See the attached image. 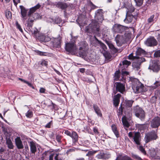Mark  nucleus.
<instances>
[{"label":"nucleus","instance_id":"f257e3e1","mask_svg":"<svg viewBox=\"0 0 160 160\" xmlns=\"http://www.w3.org/2000/svg\"><path fill=\"white\" fill-rule=\"evenodd\" d=\"M41 7L39 4H37L35 6L30 8L28 12V18L27 21V27L31 29L33 25V22L36 20L40 19L42 16L38 13H33L39 9Z\"/></svg>","mask_w":160,"mask_h":160},{"label":"nucleus","instance_id":"f03ea898","mask_svg":"<svg viewBox=\"0 0 160 160\" xmlns=\"http://www.w3.org/2000/svg\"><path fill=\"white\" fill-rule=\"evenodd\" d=\"M132 82V88L135 93H140L144 91L143 85L138 79H134Z\"/></svg>","mask_w":160,"mask_h":160},{"label":"nucleus","instance_id":"7ed1b4c3","mask_svg":"<svg viewBox=\"0 0 160 160\" xmlns=\"http://www.w3.org/2000/svg\"><path fill=\"white\" fill-rule=\"evenodd\" d=\"M128 136L135 144L138 145H140L141 137L140 134L139 132H130L128 133Z\"/></svg>","mask_w":160,"mask_h":160},{"label":"nucleus","instance_id":"20e7f679","mask_svg":"<svg viewBox=\"0 0 160 160\" xmlns=\"http://www.w3.org/2000/svg\"><path fill=\"white\" fill-rule=\"evenodd\" d=\"M99 30V28L97 22L94 21L92 22L88 26L86 27L85 29V32L88 33H97Z\"/></svg>","mask_w":160,"mask_h":160},{"label":"nucleus","instance_id":"39448f33","mask_svg":"<svg viewBox=\"0 0 160 160\" xmlns=\"http://www.w3.org/2000/svg\"><path fill=\"white\" fill-rule=\"evenodd\" d=\"M66 50L72 54H77L78 48L74 42H69L66 43Z\"/></svg>","mask_w":160,"mask_h":160},{"label":"nucleus","instance_id":"423d86ee","mask_svg":"<svg viewBox=\"0 0 160 160\" xmlns=\"http://www.w3.org/2000/svg\"><path fill=\"white\" fill-rule=\"evenodd\" d=\"M148 69L152 70L153 72H158L160 69L159 61H152L150 64Z\"/></svg>","mask_w":160,"mask_h":160},{"label":"nucleus","instance_id":"0eeeda50","mask_svg":"<svg viewBox=\"0 0 160 160\" xmlns=\"http://www.w3.org/2000/svg\"><path fill=\"white\" fill-rule=\"evenodd\" d=\"M133 109L136 116L141 120H143L144 118V111L138 106L134 107Z\"/></svg>","mask_w":160,"mask_h":160},{"label":"nucleus","instance_id":"6e6552de","mask_svg":"<svg viewBox=\"0 0 160 160\" xmlns=\"http://www.w3.org/2000/svg\"><path fill=\"white\" fill-rule=\"evenodd\" d=\"M145 44L148 47H154L158 44V41L153 37H150L144 42Z\"/></svg>","mask_w":160,"mask_h":160},{"label":"nucleus","instance_id":"1a4fd4ad","mask_svg":"<svg viewBox=\"0 0 160 160\" xmlns=\"http://www.w3.org/2000/svg\"><path fill=\"white\" fill-rule=\"evenodd\" d=\"M145 61L144 58H142V57L136 56L134 62L132 63L133 67L137 69L139 68V67L141 63Z\"/></svg>","mask_w":160,"mask_h":160},{"label":"nucleus","instance_id":"9d476101","mask_svg":"<svg viewBox=\"0 0 160 160\" xmlns=\"http://www.w3.org/2000/svg\"><path fill=\"white\" fill-rule=\"evenodd\" d=\"M157 137V135L155 132H151L145 135L144 140L145 142L148 143L151 141L156 139Z\"/></svg>","mask_w":160,"mask_h":160},{"label":"nucleus","instance_id":"9b49d317","mask_svg":"<svg viewBox=\"0 0 160 160\" xmlns=\"http://www.w3.org/2000/svg\"><path fill=\"white\" fill-rule=\"evenodd\" d=\"M112 30L115 32L122 33L125 31V28L120 25L115 24L113 27Z\"/></svg>","mask_w":160,"mask_h":160},{"label":"nucleus","instance_id":"f8f14e48","mask_svg":"<svg viewBox=\"0 0 160 160\" xmlns=\"http://www.w3.org/2000/svg\"><path fill=\"white\" fill-rule=\"evenodd\" d=\"M95 17L98 22H101L104 19L102 10L101 9L97 10L96 12Z\"/></svg>","mask_w":160,"mask_h":160},{"label":"nucleus","instance_id":"ddd939ff","mask_svg":"<svg viewBox=\"0 0 160 160\" xmlns=\"http://www.w3.org/2000/svg\"><path fill=\"white\" fill-rule=\"evenodd\" d=\"M37 38L42 42H48L51 40L50 38L42 33H38V35L37 36Z\"/></svg>","mask_w":160,"mask_h":160},{"label":"nucleus","instance_id":"4468645a","mask_svg":"<svg viewBox=\"0 0 160 160\" xmlns=\"http://www.w3.org/2000/svg\"><path fill=\"white\" fill-rule=\"evenodd\" d=\"M115 41L118 46H121L126 42V40L123 36L118 35L115 38Z\"/></svg>","mask_w":160,"mask_h":160},{"label":"nucleus","instance_id":"2eb2a0df","mask_svg":"<svg viewBox=\"0 0 160 160\" xmlns=\"http://www.w3.org/2000/svg\"><path fill=\"white\" fill-rule=\"evenodd\" d=\"M160 125V118L159 117H155L152 119L151 126L152 128H155L158 127Z\"/></svg>","mask_w":160,"mask_h":160},{"label":"nucleus","instance_id":"dca6fc26","mask_svg":"<svg viewBox=\"0 0 160 160\" xmlns=\"http://www.w3.org/2000/svg\"><path fill=\"white\" fill-rule=\"evenodd\" d=\"M86 44H85L83 46L80 47L78 51V55L80 57L85 56L86 55L87 48H86Z\"/></svg>","mask_w":160,"mask_h":160},{"label":"nucleus","instance_id":"f3484780","mask_svg":"<svg viewBox=\"0 0 160 160\" xmlns=\"http://www.w3.org/2000/svg\"><path fill=\"white\" fill-rule=\"evenodd\" d=\"M115 85H116V90L121 93H123L125 90L124 85L119 82L115 83Z\"/></svg>","mask_w":160,"mask_h":160},{"label":"nucleus","instance_id":"a211bd4d","mask_svg":"<svg viewBox=\"0 0 160 160\" xmlns=\"http://www.w3.org/2000/svg\"><path fill=\"white\" fill-rule=\"evenodd\" d=\"M15 144L18 149H22L24 148L22 142L19 137H17L15 139Z\"/></svg>","mask_w":160,"mask_h":160},{"label":"nucleus","instance_id":"6ab92c4d","mask_svg":"<svg viewBox=\"0 0 160 160\" xmlns=\"http://www.w3.org/2000/svg\"><path fill=\"white\" fill-rule=\"evenodd\" d=\"M20 7L21 9V17L22 18L23 20L25 21L26 19V16L28 10L26 9L22 6H20Z\"/></svg>","mask_w":160,"mask_h":160},{"label":"nucleus","instance_id":"aec40b11","mask_svg":"<svg viewBox=\"0 0 160 160\" xmlns=\"http://www.w3.org/2000/svg\"><path fill=\"white\" fill-rule=\"evenodd\" d=\"M61 38L59 37L58 38L54 39L53 40H52L51 42L52 43V45L54 47L58 48L60 45L61 42Z\"/></svg>","mask_w":160,"mask_h":160},{"label":"nucleus","instance_id":"412c9836","mask_svg":"<svg viewBox=\"0 0 160 160\" xmlns=\"http://www.w3.org/2000/svg\"><path fill=\"white\" fill-rule=\"evenodd\" d=\"M86 18L85 16L84 15H80L78 19L77 20V22H78V23L80 25L84 24L85 23V21L86 20Z\"/></svg>","mask_w":160,"mask_h":160},{"label":"nucleus","instance_id":"4be33fe9","mask_svg":"<svg viewBox=\"0 0 160 160\" xmlns=\"http://www.w3.org/2000/svg\"><path fill=\"white\" fill-rule=\"evenodd\" d=\"M133 101L132 100H128L126 101V107H128L129 108L128 109V112L129 116H130L131 114L132 108H131L132 106Z\"/></svg>","mask_w":160,"mask_h":160},{"label":"nucleus","instance_id":"5701e85b","mask_svg":"<svg viewBox=\"0 0 160 160\" xmlns=\"http://www.w3.org/2000/svg\"><path fill=\"white\" fill-rule=\"evenodd\" d=\"M121 97V95L120 94H118L114 96L113 99L114 105L115 107L118 105L120 102V98Z\"/></svg>","mask_w":160,"mask_h":160},{"label":"nucleus","instance_id":"b1692460","mask_svg":"<svg viewBox=\"0 0 160 160\" xmlns=\"http://www.w3.org/2000/svg\"><path fill=\"white\" fill-rule=\"evenodd\" d=\"M93 108L96 113L98 116L102 117V114L101 113V110L98 106L96 104H93Z\"/></svg>","mask_w":160,"mask_h":160},{"label":"nucleus","instance_id":"393cba45","mask_svg":"<svg viewBox=\"0 0 160 160\" xmlns=\"http://www.w3.org/2000/svg\"><path fill=\"white\" fill-rule=\"evenodd\" d=\"M29 145L31 152L32 153H35L37 151L35 143L33 142H30Z\"/></svg>","mask_w":160,"mask_h":160},{"label":"nucleus","instance_id":"a878e982","mask_svg":"<svg viewBox=\"0 0 160 160\" xmlns=\"http://www.w3.org/2000/svg\"><path fill=\"white\" fill-rule=\"evenodd\" d=\"M127 13L126 18L124 21L126 23H128L131 22L133 19L134 17L132 15H128Z\"/></svg>","mask_w":160,"mask_h":160},{"label":"nucleus","instance_id":"bb28decb","mask_svg":"<svg viewBox=\"0 0 160 160\" xmlns=\"http://www.w3.org/2000/svg\"><path fill=\"white\" fill-rule=\"evenodd\" d=\"M145 54V51L141 48H138L136 52V56L140 57Z\"/></svg>","mask_w":160,"mask_h":160},{"label":"nucleus","instance_id":"cd10ccee","mask_svg":"<svg viewBox=\"0 0 160 160\" xmlns=\"http://www.w3.org/2000/svg\"><path fill=\"white\" fill-rule=\"evenodd\" d=\"M70 137L72 138L73 142L74 143H76L78 141V135L76 132L74 131L72 132Z\"/></svg>","mask_w":160,"mask_h":160},{"label":"nucleus","instance_id":"c85d7f7f","mask_svg":"<svg viewBox=\"0 0 160 160\" xmlns=\"http://www.w3.org/2000/svg\"><path fill=\"white\" fill-rule=\"evenodd\" d=\"M6 143L8 145V148L10 149H13L14 146L10 139L7 137L6 138Z\"/></svg>","mask_w":160,"mask_h":160},{"label":"nucleus","instance_id":"c756f323","mask_svg":"<svg viewBox=\"0 0 160 160\" xmlns=\"http://www.w3.org/2000/svg\"><path fill=\"white\" fill-rule=\"evenodd\" d=\"M100 44L101 47L103 50V51H102V52L104 56L106 58L108 56V53L106 51V49H107V47L105 44L103 43H100Z\"/></svg>","mask_w":160,"mask_h":160},{"label":"nucleus","instance_id":"7c9ffc66","mask_svg":"<svg viewBox=\"0 0 160 160\" xmlns=\"http://www.w3.org/2000/svg\"><path fill=\"white\" fill-rule=\"evenodd\" d=\"M122 122L123 126L128 128L130 124L127 121V117L126 116H124L122 118Z\"/></svg>","mask_w":160,"mask_h":160},{"label":"nucleus","instance_id":"2f4dec72","mask_svg":"<svg viewBox=\"0 0 160 160\" xmlns=\"http://www.w3.org/2000/svg\"><path fill=\"white\" fill-rule=\"evenodd\" d=\"M116 160H132L130 157L127 155L118 156Z\"/></svg>","mask_w":160,"mask_h":160},{"label":"nucleus","instance_id":"473e14b6","mask_svg":"<svg viewBox=\"0 0 160 160\" xmlns=\"http://www.w3.org/2000/svg\"><path fill=\"white\" fill-rule=\"evenodd\" d=\"M112 129L113 132L117 138L119 137V135L118 130L115 124H113L112 125Z\"/></svg>","mask_w":160,"mask_h":160},{"label":"nucleus","instance_id":"72a5a7b5","mask_svg":"<svg viewBox=\"0 0 160 160\" xmlns=\"http://www.w3.org/2000/svg\"><path fill=\"white\" fill-rule=\"evenodd\" d=\"M57 6L62 9H64L67 8V5L65 3L61 2H58L57 4Z\"/></svg>","mask_w":160,"mask_h":160},{"label":"nucleus","instance_id":"f704fd0d","mask_svg":"<svg viewBox=\"0 0 160 160\" xmlns=\"http://www.w3.org/2000/svg\"><path fill=\"white\" fill-rule=\"evenodd\" d=\"M154 15H152L147 20L148 24H151L152 25L154 21Z\"/></svg>","mask_w":160,"mask_h":160},{"label":"nucleus","instance_id":"c9c22d12","mask_svg":"<svg viewBox=\"0 0 160 160\" xmlns=\"http://www.w3.org/2000/svg\"><path fill=\"white\" fill-rule=\"evenodd\" d=\"M137 127L140 130H143L147 128V126L145 124H139L136 125Z\"/></svg>","mask_w":160,"mask_h":160},{"label":"nucleus","instance_id":"e433bc0d","mask_svg":"<svg viewBox=\"0 0 160 160\" xmlns=\"http://www.w3.org/2000/svg\"><path fill=\"white\" fill-rule=\"evenodd\" d=\"M97 152V150H92L91 151H89L88 152V153H87L86 155V156H88L89 157H91L93 155Z\"/></svg>","mask_w":160,"mask_h":160},{"label":"nucleus","instance_id":"4c0bfd02","mask_svg":"<svg viewBox=\"0 0 160 160\" xmlns=\"http://www.w3.org/2000/svg\"><path fill=\"white\" fill-rule=\"evenodd\" d=\"M50 21L51 22L57 24L60 23L62 21L61 19L59 17L56 18L55 20L52 19Z\"/></svg>","mask_w":160,"mask_h":160},{"label":"nucleus","instance_id":"58836bf2","mask_svg":"<svg viewBox=\"0 0 160 160\" xmlns=\"http://www.w3.org/2000/svg\"><path fill=\"white\" fill-rule=\"evenodd\" d=\"M108 45L110 48L114 52H118V50L111 43H108Z\"/></svg>","mask_w":160,"mask_h":160},{"label":"nucleus","instance_id":"ea45409f","mask_svg":"<svg viewBox=\"0 0 160 160\" xmlns=\"http://www.w3.org/2000/svg\"><path fill=\"white\" fill-rule=\"evenodd\" d=\"M122 64L125 67L127 68L128 66L130 64L131 62L127 60H124L122 62Z\"/></svg>","mask_w":160,"mask_h":160},{"label":"nucleus","instance_id":"a19ab883","mask_svg":"<svg viewBox=\"0 0 160 160\" xmlns=\"http://www.w3.org/2000/svg\"><path fill=\"white\" fill-rule=\"evenodd\" d=\"M120 76V72L119 71H116L115 73L114 80L116 81L120 80L119 79Z\"/></svg>","mask_w":160,"mask_h":160},{"label":"nucleus","instance_id":"79ce46f5","mask_svg":"<svg viewBox=\"0 0 160 160\" xmlns=\"http://www.w3.org/2000/svg\"><path fill=\"white\" fill-rule=\"evenodd\" d=\"M36 52L37 54L40 56H47L48 55V53L47 52H41L38 50L36 51Z\"/></svg>","mask_w":160,"mask_h":160},{"label":"nucleus","instance_id":"37998d69","mask_svg":"<svg viewBox=\"0 0 160 160\" xmlns=\"http://www.w3.org/2000/svg\"><path fill=\"white\" fill-rule=\"evenodd\" d=\"M154 86L152 87L153 89L157 88H160V80L156 81L154 83Z\"/></svg>","mask_w":160,"mask_h":160},{"label":"nucleus","instance_id":"c03bdc74","mask_svg":"<svg viewBox=\"0 0 160 160\" xmlns=\"http://www.w3.org/2000/svg\"><path fill=\"white\" fill-rule=\"evenodd\" d=\"M33 113L31 111L28 110L26 113V116L28 118H31L32 117Z\"/></svg>","mask_w":160,"mask_h":160},{"label":"nucleus","instance_id":"a18cd8bd","mask_svg":"<svg viewBox=\"0 0 160 160\" xmlns=\"http://www.w3.org/2000/svg\"><path fill=\"white\" fill-rule=\"evenodd\" d=\"M143 0H134L136 5L138 6H141L142 4Z\"/></svg>","mask_w":160,"mask_h":160},{"label":"nucleus","instance_id":"49530a36","mask_svg":"<svg viewBox=\"0 0 160 160\" xmlns=\"http://www.w3.org/2000/svg\"><path fill=\"white\" fill-rule=\"evenodd\" d=\"M39 64L42 66H47L48 65V62L44 60H42L39 62Z\"/></svg>","mask_w":160,"mask_h":160},{"label":"nucleus","instance_id":"de8ad7c7","mask_svg":"<svg viewBox=\"0 0 160 160\" xmlns=\"http://www.w3.org/2000/svg\"><path fill=\"white\" fill-rule=\"evenodd\" d=\"M6 16L8 19L11 18L12 17V13L10 11H7L6 12Z\"/></svg>","mask_w":160,"mask_h":160},{"label":"nucleus","instance_id":"09e8293b","mask_svg":"<svg viewBox=\"0 0 160 160\" xmlns=\"http://www.w3.org/2000/svg\"><path fill=\"white\" fill-rule=\"evenodd\" d=\"M154 56L155 57H160V49L156 51L154 53Z\"/></svg>","mask_w":160,"mask_h":160},{"label":"nucleus","instance_id":"8fccbe9b","mask_svg":"<svg viewBox=\"0 0 160 160\" xmlns=\"http://www.w3.org/2000/svg\"><path fill=\"white\" fill-rule=\"evenodd\" d=\"M96 157L98 159H102L104 157V154L103 153H100L98 154Z\"/></svg>","mask_w":160,"mask_h":160},{"label":"nucleus","instance_id":"3c124183","mask_svg":"<svg viewBox=\"0 0 160 160\" xmlns=\"http://www.w3.org/2000/svg\"><path fill=\"white\" fill-rule=\"evenodd\" d=\"M17 28L19 29V30L22 32H23L21 28V27L20 24H18V22L16 21L15 23Z\"/></svg>","mask_w":160,"mask_h":160},{"label":"nucleus","instance_id":"603ef678","mask_svg":"<svg viewBox=\"0 0 160 160\" xmlns=\"http://www.w3.org/2000/svg\"><path fill=\"white\" fill-rule=\"evenodd\" d=\"M138 149L143 154L145 155L146 154V152L142 146H140L138 148Z\"/></svg>","mask_w":160,"mask_h":160},{"label":"nucleus","instance_id":"864d4df0","mask_svg":"<svg viewBox=\"0 0 160 160\" xmlns=\"http://www.w3.org/2000/svg\"><path fill=\"white\" fill-rule=\"evenodd\" d=\"M128 10H127V13H128V12H132L134 11L135 9L134 8L132 7V6H130V7H129V9H127Z\"/></svg>","mask_w":160,"mask_h":160},{"label":"nucleus","instance_id":"5fc2aeb1","mask_svg":"<svg viewBox=\"0 0 160 160\" xmlns=\"http://www.w3.org/2000/svg\"><path fill=\"white\" fill-rule=\"evenodd\" d=\"M136 57V56H133V53H131L128 56V59H132L134 61L135 59V58Z\"/></svg>","mask_w":160,"mask_h":160},{"label":"nucleus","instance_id":"6e6d98bb","mask_svg":"<svg viewBox=\"0 0 160 160\" xmlns=\"http://www.w3.org/2000/svg\"><path fill=\"white\" fill-rule=\"evenodd\" d=\"M25 83L27 84L29 87L32 88V89H35L34 87L31 83L26 81H25Z\"/></svg>","mask_w":160,"mask_h":160},{"label":"nucleus","instance_id":"4d7b16f0","mask_svg":"<svg viewBox=\"0 0 160 160\" xmlns=\"http://www.w3.org/2000/svg\"><path fill=\"white\" fill-rule=\"evenodd\" d=\"M122 109L121 106L119 108L118 112V115L119 116L121 115L122 113Z\"/></svg>","mask_w":160,"mask_h":160},{"label":"nucleus","instance_id":"13d9d810","mask_svg":"<svg viewBox=\"0 0 160 160\" xmlns=\"http://www.w3.org/2000/svg\"><path fill=\"white\" fill-rule=\"evenodd\" d=\"M62 137L60 135H58L56 136V140L59 142H61Z\"/></svg>","mask_w":160,"mask_h":160},{"label":"nucleus","instance_id":"bf43d9fd","mask_svg":"<svg viewBox=\"0 0 160 160\" xmlns=\"http://www.w3.org/2000/svg\"><path fill=\"white\" fill-rule=\"evenodd\" d=\"M52 124V121H51L49 122L46 125L45 127L46 128H49L51 127V125Z\"/></svg>","mask_w":160,"mask_h":160},{"label":"nucleus","instance_id":"052dcab7","mask_svg":"<svg viewBox=\"0 0 160 160\" xmlns=\"http://www.w3.org/2000/svg\"><path fill=\"white\" fill-rule=\"evenodd\" d=\"M55 160H62V159L59 157V154H57L54 157Z\"/></svg>","mask_w":160,"mask_h":160},{"label":"nucleus","instance_id":"680f3d73","mask_svg":"<svg viewBox=\"0 0 160 160\" xmlns=\"http://www.w3.org/2000/svg\"><path fill=\"white\" fill-rule=\"evenodd\" d=\"M64 133L70 137H71L72 134V133H71V132L67 130H66L65 131Z\"/></svg>","mask_w":160,"mask_h":160},{"label":"nucleus","instance_id":"e2e57ef3","mask_svg":"<svg viewBox=\"0 0 160 160\" xmlns=\"http://www.w3.org/2000/svg\"><path fill=\"white\" fill-rule=\"evenodd\" d=\"M45 89L44 88H41L39 89V92L41 93H44L45 91Z\"/></svg>","mask_w":160,"mask_h":160},{"label":"nucleus","instance_id":"0e129e2a","mask_svg":"<svg viewBox=\"0 0 160 160\" xmlns=\"http://www.w3.org/2000/svg\"><path fill=\"white\" fill-rule=\"evenodd\" d=\"M133 157L137 160H142L140 157L137 155H134Z\"/></svg>","mask_w":160,"mask_h":160},{"label":"nucleus","instance_id":"69168bd1","mask_svg":"<svg viewBox=\"0 0 160 160\" xmlns=\"http://www.w3.org/2000/svg\"><path fill=\"white\" fill-rule=\"evenodd\" d=\"M20 0H13L14 4L16 6L18 3L20 2Z\"/></svg>","mask_w":160,"mask_h":160},{"label":"nucleus","instance_id":"338daca9","mask_svg":"<svg viewBox=\"0 0 160 160\" xmlns=\"http://www.w3.org/2000/svg\"><path fill=\"white\" fill-rule=\"evenodd\" d=\"M89 6L90 7L91 9H93L96 8V6L94 5H93L92 3L89 5Z\"/></svg>","mask_w":160,"mask_h":160},{"label":"nucleus","instance_id":"774afa93","mask_svg":"<svg viewBox=\"0 0 160 160\" xmlns=\"http://www.w3.org/2000/svg\"><path fill=\"white\" fill-rule=\"evenodd\" d=\"M93 131L96 134H98V130L97 128H93Z\"/></svg>","mask_w":160,"mask_h":160}]
</instances>
